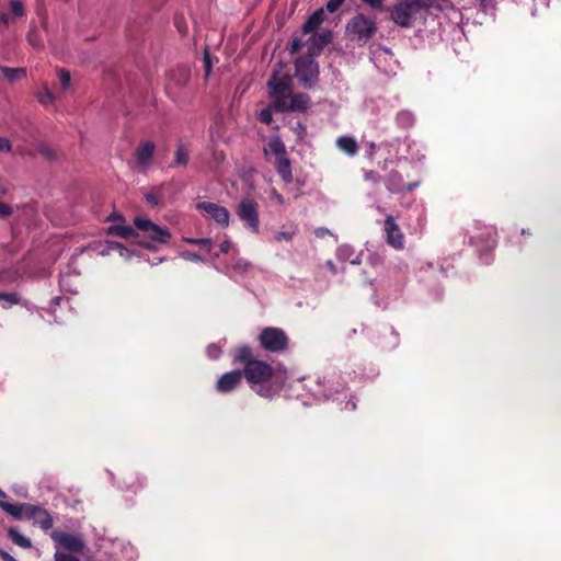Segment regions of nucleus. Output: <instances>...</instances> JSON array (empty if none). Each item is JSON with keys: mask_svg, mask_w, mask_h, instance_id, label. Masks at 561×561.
Masks as SVG:
<instances>
[{"mask_svg": "<svg viewBox=\"0 0 561 561\" xmlns=\"http://www.w3.org/2000/svg\"><path fill=\"white\" fill-rule=\"evenodd\" d=\"M412 2L415 5L419 13H421L422 11H428V10H437V11L443 10L440 0H412Z\"/></svg>", "mask_w": 561, "mask_h": 561, "instance_id": "nucleus-26", "label": "nucleus"}, {"mask_svg": "<svg viewBox=\"0 0 561 561\" xmlns=\"http://www.w3.org/2000/svg\"><path fill=\"white\" fill-rule=\"evenodd\" d=\"M85 545L79 536L72 535V553H83Z\"/></svg>", "mask_w": 561, "mask_h": 561, "instance_id": "nucleus-34", "label": "nucleus"}, {"mask_svg": "<svg viewBox=\"0 0 561 561\" xmlns=\"http://www.w3.org/2000/svg\"><path fill=\"white\" fill-rule=\"evenodd\" d=\"M54 561H70V553L64 551H55Z\"/></svg>", "mask_w": 561, "mask_h": 561, "instance_id": "nucleus-45", "label": "nucleus"}, {"mask_svg": "<svg viewBox=\"0 0 561 561\" xmlns=\"http://www.w3.org/2000/svg\"><path fill=\"white\" fill-rule=\"evenodd\" d=\"M7 193V190L2 186H0V194H5Z\"/></svg>", "mask_w": 561, "mask_h": 561, "instance_id": "nucleus-60", "label": "nucleus"}, {"mask_svg": "<svg viewBox=\"0 0 561 561\" xmlns=\"http://www.w3.org/2000/svg\"><path fill=\"white\" fill-rule=\"evenodd\" d=\"M396 121L399 126L409 128L414 124V115L410 111H400L397 114Z\"/></svg>", "mask_w": 561, "mask_h": 561, "instance_id": "nucleus-29", "label": "nucleus"}, {"mask_svg": "<svg viewBox=\"0 0 561 561\" xmlns=\"http://www.w3.org/2000/svg\"><path fill=\"white\" fill-rule=\"evenodd\" d=\"M345 0H329L327 2V10L329 12H335L343 3H344Z\"/></svg>", "mask_w": 561, "mask_h": 561, "instance_id": "nucleus-42", "label": "nucleus"}, {"mask_svg": "<svg viewBox=\"0 0 561 561\" xmlns=\"http://www.w3.org/2000/svg\"><path fill=\"white\" fill-rule=\"evenodd\" d=\"M243 371L240 369L228 371L219 377L216 382V390L221 393H228L234 390L242 380Z\"/></svg>", "mask_w": 561, "mask_h": 561, "instance_id": "nucleus-14", "label": "nucleus"}, {"mask_svg": "<svg viewBox=\"0 0 561 561\" xmlns=\"http://www.w3.org/2000/svg\"><path fill=\"white\" fill-rule=\"evenodd\" d=\"M336 147L350 157H354L358 152V145L354 137L341 136L336 139Z\"/></svg>", "mask_w": 561, "mask_h": 561, "instance_id": "nucleus-17", "label": "nucleus"}, {"mask_svg": "<svg viewBox=\"0 0 561 561\" xmlns=\"http://www.w3.org/2000/svg\"><path fill=\"white\" fill-rule=\"evenodd\" d=\"M184 241L191 244L203 247L208 251L213 248V240L209 238H184Z\"/></svg>", "mask_w": 561, "mask_h": 561, "instance_id": "nucleus-32", "label": "nucleus"}, {"mask_svg": "<svg viewBox=\"0 0 561 561\" xmlns=\"http://www.w3.org/2000/svg\"><path fill=\"white\" fill-rule=\"evenodd\" d=\"M28 42H30L32 45H34V46L36 45V42H33V37H32V35H30V36H28Z\"/></svg>", "mask_w": 561, "mask_h": 561, "instance_id": "nucleus-59", "label": "nucleus"}, {"mask_svg": "<svg viewBox=\"0 0 561 561\" xmlns=\"http://www.w3.org/2000/svg\"><path fill=\"white\" fill-rule=\"evenodd\" d=\"M416 185H417L416 183L408 184L407 190L412 191Z\"/></svg>", "mask_w": 561, "mask_h": 561, "instance_id": "nucleus-57", "label": "nucleus"}, {"mask_svg": "<svg viewBox=\"0 0 561 561\" xmlns=\"http://www.w3.org/2000/svg\"><path fill=\"white\" fill-rule=\"evenodd\" d=\"M233 363L243 365V375L251 386H260L255 392L263 398H272L280 386L266 385L275 376V369L264 360L256 359L249 345H242L234 351Z\"/></svg>", "mask_w": 561, "mask_h": 561, "instance_id": "nucleus-1", "label": "nucleus"}, {"mask_svg": "<svg viewBox=\"0 0 561 561\" xmlns=\"http://www.w3.org/2000/svg\"><path fill=\"white\" fill-rule=\"evenodd\" d=\"M295 76L306 89L313 88L319 79V66L311 56L300 57L295 61Z\"/></svg>", "mask_w": 561, "mask_h": 561, "instance_id": "nucleus-8", "label": "nucleus"}, {"mask_svg": "<svg viewBox=\"0 0 561 561\" xmlns=\"http://www.w3.org/2000/svg\"><path fill=\"white\" fill-rule=\"evenodd\" d=\"M330 233H331V232H330V230H329V229H327V228H323V227L317 228V229L314 230V234H316V237H318V238H324L325 236H328V234H330Z\"/></svg>", "mask_w": 561, "mask_h": 561, "instance_id": "nucleus-48", "label": "nucleus"}, {"mask_svg": "<svg viewBox=\"0 0 561 561\" xmlns=\"http://www.w3.org/2000/svg\"><path fill=\"white\" fill-rule=\"evenodd\" d=\"M257 118L261 123L263 124H271L272 121H273V113H272V110L271 108H263L259 115H257Z\"/></svg>", "mask_w": 561, "mask_h": 561, "instance_id": "nucleus-35", "label": "nucleus"}, {"mask_svg": "<svg viewBox=\"0 0 561 561\" xmlns=\"http://www.w3.org/2000/svg\"><path fill=\"white\" fill-rule=\"evenodd\" d=\"M60 299H61L60 297H56V298L54 299V301H56V302L58 304V302L60 301Z\"/></svg>", "mask_w": 561, "mask_h": 561, "instance_id": "nucleus-62", "label": "nucleus"}, {"mask_svg": "<svg viewBox=\"0 0 561 561\" xmlns=\"http://www.w3.org/2000/svg\"><path fill=\"white\" fill-rule=\"evenodd\" d=\"M206 352L208 357L211 359H217L221 355V348L217 344L208 345Z\"/></svg>", "mask_w": 561, "mask_h": 561, "instance_id": "nucleus-38", "label": "nucleus"}, {"mask_svg": "<svg viewBox=\"0 0 561 561\" xmlns=\"http://www.w3.org/2000/svg\"><path fill=\"white\" fill-rule=\"evenodd\" d=\"M0 496H4V492L0 489Z\"/></svg>", "mask_w": 561, "mask_h": 561, "instance_id": "nucleus-63", "label": "nucleus"}, {"mask_svg": "<svg viewBox=\"0 0 561 561\" xmlns=\"http://www.w3.org/2000/svg\"><path fill=\"white\" fill-rule=\"evenodd\" d=\"M0 507L15 519L27 518L34 520L44 530H48L53 526V518L49 513L38 505L28 503L13 504L0 501Z\"/></svg>", "mask_w": 561, "mask_h": 561, "instance_id": "nucleus-2", "label": "nucleus"}, {"mask_svg": "<svg viewBox=\"0 0 561 561\" xmlns=\"http://www.w3.org/2000/svg\"><path fill=\"white\" fill-rule=\"evenodd\" d=\"M288 45L290 54H296L301 49L304 43L299 37H293Z\"/></svg>", "mask_w": 561, "mask_h": 561, "instance_id": "nucleus-39", "label": "nucleus"}, {"mask_svg": "<svg viewBox=\"0 0 561 561\" xmlns=\"http://www.w3.org/2000/svg\"><path fill=\"white\" fill-rule=\"evenodd\" d=\"M112 220L124 221V217L119 213H112L110 216H107L106 221H112Z\"/></svg>", "mask_w": 561, "mask_h": 561, "instance_id": "nucleus-51", "label": "nucleus"}, {"mask_svg": "<svg viewBox=\"0 0 561 561\" xmlns=\"http://www.w3.org/2000/svg\"><path fill=\"white\" fill-rule=\"evenodd\" d=\"M294 234H295V231H291V232L278 231L275 233L274 239L278 242L282 240L290 241L293 239Z\"/></svg>", "mask_w": 561, "mask_h": 561, "instance_id": "nucleus-41", "label": "nucleus"}, {"mask_svg": "<svg viewBox=\"0 0 561 561\" xmlns=\"http://www.w3.org/2000/svg\"><path fill=\"white\" fill-rule=\"evenodd\" d=\"M110 248H111V250L118 251L121 256H126V257L129 256V251L125 247H123V244H121L118 242H111Z\"/></svg>", "mask_w": 561, "mask_h": 561, "instance_id": "nucleus-40", "label": "nucleus"}, {"mask_svg": "<svg viewBox=\"0 0 561 561\" xmlns=\"http://www.w3.org/2000/svg\"><path fill=\"white\" fill-rule=\"evenodd\" d=\"M386 186L391 193H400L405 188L402 175L396 170L390 171L387 175Z\"/></svg>", "mask_w": 561, "mask_h": 561, "instance_id": "nucleus-18", "label": "nucleus"}, {"mask_svg": "<svg viewBox=\"0 0 561 561\" xmlns=\"http://www.w3.org/2000/svg\"><path fill=\"white\" fill-rule=\"evenodd\" d=\"M205 76L208 77L211 72V64L209 54L206 51L204 56Z\"/></svg>", "mask_w": 561, "mask_h": 561, "instance_id": "nucleus-46", "label": "nucleus"}, {"mask_svg": "<svg viewBox=\"0 0 561 561\" xmlns=\"http://www.w3.org/2000/svg\"><path fill=\"white\" fill-rule=\"evenodd\" d=\"M240 220L253 232H259V204L252 198H243L236 210Z\"/></svg>", "mask_w": 561, "mask_h": 561, "instance_id": "nucleus-10", "label": "nucleus"}, {"mask_svg": "<svg viewBox=\"0 0 561 561\" xmlns=\"http://www.w3.org/2000/svg\"><path fill=\"white\" fill-rule=\"evenodd\" d=\"M0 558L3 561H16L10 553L4 551L3 549H0Z\"/></svg>", "mask_w": 561, "mask_h": 561, "instance_id": "nucleus-52", "label": "nucleus"}, {"mask_svg": "<svg viewBox=\"0 0 561 561\" xmlns=\"http://www.w3.org/2000/svg\"><path fill=\"white\" fill-rule=\"evenodd\" d=\"M267 88L273 107L278 112L291 93V78L288 75H279L274 71L267 80Z\"/></svg>", "mask_w": 561, "mask_h": 561, "instance_id": "nucleus-6", "label": "nucleus"}, {"mask_svg": "<svg viewBox=\"0 0 561 561\" xmlns=\"http://www.w3.org/2000/svg\"><path fill=\"white\" fill-rule=\"evenodd\" d=\"M58 76L62 88L68 89L70 87V72L65 68H60L58 69Z\"/></svg>", "mask_w": 561, "mask_h": 561, "instance_id": "nucleus-36", "label": "nucleus"}, {"mask_svg": "<svg viewBox=\"0 0 561 561\" xmlns=\"http://www.w3.org/2000/svg\"><path fill=\"white\" fill-rule=\"evenodd\" d=\"M419 14L412 0H401L392 7L390 19L396 25L409 28L413 25Z\"/></svg>", "mask_w": 561, "mask_h": 561, "instance_id": "nucleus-9", "label": "nucleus"}, {"mask_svg": "<svg viewBox=\"0 0 561 561\" xmlns=\"http://www.w3.org/2000/svg\"><path fill=\"white\" fill-rule=\"evenodd\" d=\"M11 150V144L7 138H0V151L9 152Z\"/></svg>", "mask_w": 561, "mask_h": 561, "instance_id": "nucleus-47", "label": "nucleus"}, {"mask_svg": "<svg viewBox=\"0 0 561 561\" xmlns=\"http://www.w3.org/2000/svg\"><path fill=\"white\" fill-rule=\"evenodd\" d=\"M156 146L152 141H142L135 150V158L140 167L147 165L154 152Z\"/></svg>", "mask_w": 561, "mask_h": 561, "instance_id": "nucleus-16", "label": "nucleus"}, {"mask_svg": "<svg viewBox=\"0 0 561 561\" xmlns=\"http://www.w3.org/2000/svg\"><path fill=\"white\" fill-rule=\"evenodd\" d=\"M346 382L342 379L340 374L332 371L317 377L313 380V386L310 387L312 394L319 400H328L344 391Z\"/></svg>", "mask_w": 561, "mask_h": 561, "instance_id": "nucleus-3", "label": "nucleus"}, {"mask_svg": "<svg viewBox=\"0 0 561 561\" xmlns=\"http://www.w3.org/2000/svg\"><path fill=\"white\" fill-rule=\"evenodd\" d=\"M325 266L328 267V270L332 273V274H336L337 273V268L335 266V264L333 263V261L329 260L325 262Z\"/></svg>", "mask_w": 561, "mask_h": 561, "instance_id": "nucleus-55", "label": "nucleus"}, {"mask_svg": "<svg viewBox=\"0 0 561 561\" xmlns=\"http://www.w3.org/2000/svg\"><path fill=\"white\" fill-rule=\"evenodd\" d=\"M55 542L56 551L70 553V534L66 531L54 530L50 535Z\"/></svg>", "mask_w": 561, "mask_h": 561, "instance_id": "nucleus-20", "label": "nucleus"}, {"mask_svg": "<svg viewBox=\"0 0 561 561\" xmlns=\"http://www.w3.org/2000/svg\"><path fill=\"white\" fill-rule=\"evenodd\" d=\"M383 231L386 242L390 247L396 250H402L404 248V236L392 215L386 216Z\"/></svg>", "mask_w": 561, "mask_h": 561, "instance_id": "nucleus-11", "label": "nucleus"}, {"mask_svg": "<svg viewBox=\"0 0 561 561\" xmlns=\"http://www.w3.org/2000/svg\"><path fill=\"white\" fill-rule=\"evenodd\" d=\"M9 538L19 547L30 549L32 547L31 539L22 535L16 528L8 529Z\"/></svg>", "mask_w": 561, "mask_h": 561, "instance_id": "nucleus-25", "label": "nucleus"}, {"mask_svg": "<svg viewBox=\"0 0 561 561\" xmlns=\"http://www.w3.org/2000/svg\"><path fill=\"white\" fill-rule=\"evenodd\" d=\"M0 300H4L9 302L10 305H18L20 304V296L16 293H3L0 291Z\"/></svg>", "mask_w": 561, "mask_h": 561, "instance_id": "nucleus-33", "label": "nucleus"}, {"mask_svg": "<svg viewBox=\"0 0 561 561\" xmlns=\"http://www.w3.org/2000/svg\"><path fill=\"white\" fill-rule=\"evenodd\" d=\"M12 18H22L25 14L24 4L19 0H9Z\"/></svg>", "mask_w": 561, "mask_h": 561, "instance_id": "nucleus-31", "label": "nucleus"}, {"mask_svg": "<svg viewBox=\"0 0 561 561\" xmlns=\"http://www.w3.org/2000/svg\"><path fill=\"white\" fill-rule=\"evenodd\" d=\"M274 195L276 196V201L282 202V196H280L279 194H277L276 192H274Z\"/></svg>", "mask_w": 561, "mask_h": 561, "instance_id": "nucleus-58", "label": "nucleus"}, {"mask_svg": "<svg viewBox=\"0 0 561 561\" xmlns=\"http://www.w3.org/2000/svg\"><path fill=\"white\" fill-rule=\"evenodd\" d=\"M134 228L136 229L138 237L142 236L153 242L168 243L171 239L169 228L161 227L147 217H136L134 219Z\"/></svg>", "mask_w": 561, "mask_h": 561, "instance_id": "nucleus-7", "label": "nucleus"}, {"mask_svg": "<svg viewBox=\"0 0 561 561\" xmlns=\"http://www.w3.org/2000/svg\"><path fill=\"white\" fill-rule=\"evenodd\" d=\"M311 104V99L307 93H290L289 98L286 99L285 104L278 112H306Z\"/></svg>", "mask_w": 561, "mask_h": 561, "instance_id": "nucleus-13", "label": "nucleus"}, {"mask_svg": "<svg viewBox=\"0 0 561 561\" xmlns=\"http://www.w3.org/2000/svg\"><path fill=\"white\" fill-rule=\"evenodd\" d=\"M107 232L113 236H117L124 239H136L138 233L131 226L125 225H112L107 228Z\"/></svg>", "mask_w": 561, "mask_h": 561, "instance_id": "nucleus-21", "label": "nucleus"}, {"mask_svg": "<svg viewBox=\"0 0 561 561\" xmlns=\"http://www.w3.org/2000/svg\"><path fill=\"white\" fill-rule=\"evenodd\" d=\"M72 561H79V559L72 556Z\"/></svg>", "mask_w": 561, "mask_h": 561, "instance_id": "nucleus-64", "label": "nucleus"}, {"mask_svg": "<svg viewBox=\"0 0 561 561\" xmlns=\"http://www.w3.org/2000/svg\"><path fill=\"white\" fill-rule=\"evenodd\" d=\"M360 1L374 10H380V9H382V5H383V0H360Z\"/></svg>", "mask_w": 561, "mask_h": 561, "instance_id": "nucleus-44", "label": "nucleus"}, {"mask_svg": "<svg viewBox=\"0 0 561 561\" xmlns=\"http://www.w3.org/2000/svg\"><path fill=\"white\" fill-rule=\"evenodd\" d=\"M257 341L260 346L268 353H284L289 348V337L287 333L276 327L264 328L259 336Z\"/></svg>", "mask_w": 561, "mask_h": 561, "instance_id": "nucleus-5", "label": "nucleus"}, {"mask_svg": "<svg viewBox=\"0 0 561 561\" xmlns=\"http://www.w3.org/2000/svg\"><path fill=\"white\" fill-rule=\"evenodd\" d=\"M264 152L265 154H267V152H272L277 157V159L287 156L286 147L279 137L272 138L268 141L267 147L264 148Z\"/></svg>", "mask_w": 561, "mask_h": 561, "instance_id": "nucleus-23", "label": "nucleus"}, {"mask_svg": "<svg viewBox=\"0 0 561 561\" xmlns=\"http://www.w3.org/2000/svg\"><path fill=\"white\" fill-rule=\"evenodd\" d=\"M369 149H370L369 153H370V154H374L375 149H376V145H375L374 142H371V144L369 145Z\"/></svg>", "mask_w": 561, "mask_h": 561, "instance_id": "nucleus-56", "label": "nucleus"}, {"mask_svg": "<svg viewBox=\"0 0 561 561\" xmlns=\"http://www.w3.org/2000/svg\"><path fill=\"white\" fill-rule=\"evenodd\" d=\"M184 257L193 262H199L203 260L202 256L197 253H187Z\"/></svg>", "mask_w": 561, "mask_h": 561, "instance_id": "nucleus-53", "label": "nucleus"}, {"mask_svg": "<svg viewBox=\"0 0 561 561\" xmlns=\"http://www.w3.org/2000/svg\"><path fill=\"white\" fill-rule=\"evenodd\" d=\"M142 484L144 482L138 476H136L133 472H128L125 474L123 479L122 488H124L127 491L137 492L139 489L142 488Z\"/></svg>", "mask_w": 561, "mask_h": 561, "instance_id": "nucleus-24", "label": "nucleus"}, {"mask_svg": "<svg viewBox=\"0 0 561 561\" xmlns=\"http://www.w3.org/2000/svg\"><path fill=\"white\" fill-rule=\"evenodd\" d=\"M188 151L183 145H179L176 147L175 153H174V160L171 164L172 168L175 167H186L188 163Z\"/></svg>", "mask_w": 561, "mask_h": 561, "instance_id": "nucleus-27", "label": "nucleus"}, {"mask_svg": "<svg viewBox=\"0 0 561 561\" xmlns=\"http://www.w3.org/2000/svg\"><path fill=\"white\" fill-rule=\"evenodd\" d=\"M323 22V10L314 11L302 24L301 30L305 34L314 32Z\"/></svg>", "mask_w": 561, "mask_h": 561, "instance_id": "nucleus-22", "label": "nucleus"}, {"mask_svg": "<svg viewBox=\"0 0 561 561\" xmlns=\"http://www.w3.org/2000/svg\"><path fill=\"white\" fill-rule=\"evenodd\" d=\"M37 100L42 105L47 106L55 103L56 96L47 87H45L43 92L37 93Z\"/></svg>", "mask_w": 561, "mask_h": 561, "instance_id": "nucleus-30", "label": "nucleus"}, {"mask_svg": "<svg viewBox=\"0 0 561 561\" xmlns=\"http://www.w3.org/2000/svg\"><path fill=\"white\" fill-rule=\"evenodd\" d=\"M144 245H145L147 249H152L151 243H145Z\"/></svg>", "mask_w": 561, "mask_h": 561, "instance_id": "nucleus-61", "label": "nucleus"}, {"mask_svg": "<svg viewBox=\"0 0 561 561\" xmlns=\"http://www.w3.org/2000/svg\"><path fill=\"white\" fill-rule=\"evenodd\" d=\"M219 248L221 253H228L231 248V243L230 241L225 240L220 243Z\"/></svg>", "mask_w": 561, "mask_h": 561, "instance_id": "nucleus-50", "label": "nucleus"}, {"mask_svg": "<svg viewBox=\"0 0 561 561\" xmlns=\"http://www.w3.org/2000/svg\"><path fill=\"white\" fill-rule=\"evenodd\" d=\"M364 179L373 184H378L381 181V176L378 172L369 170L364 172Z\"/></svg>", "mask_w": 561, "mask_h": 561, "instance_id": "nucleus-37", "label": "nucleus"}, {"mask_svg": "<svg viewBox=\"0 0 561 561\" xmlns=\"http://www.w3.org/2000/svg\"><path fill=\"white\" fill-rule=\"evenodd\" d=\"M196 208L209 215L221 227H228L230 222L229 210L218 204L211 202H199Z\"/></svg>", "mask_w": 561, "mask_h": 561, "instance_id": "nucleus-12", "label": "nucleus"}, {"mask_svg": "<svg viewBox=\"0 0 561 561\" xmlns=\"http://www.w3.org/2000/svg\"><path fill=\"white\" fill-rule=\"evenodd\" d=\"M275 168L278 175L285 183L289 184L293 182L291 164L287 156L276 159Z\"/></svg>", "mask_w": 561, "mask_h": 561, "instance_id": "nucleus-19", "label": "nucleus"}, {"mask_svg": "<svg viewBox=\"0 0 561 561\" xmlns=\"http://www.w3.org/2000/svg\"><path fill=\"white\" fill-rule=\"evenodd\" d=\"M12 19V15H9L8 13H0V23L5 26L9 25Z\"/></svg>", "mask_w": 561, "mask_h": 561, "instance_id": "nucleus-49", "label": "nucleus"}, {"mask_svg": "<svg viewBox=\"0 0 561 561\" xmlns=\"http://www.w3.org/2000/svg\"><path fill=\"white\" fill-rule=\"evenodd\" d=\"M0 70L5 79L9 81H15L26 76V70L24 68H9V67H0Z\"/></svg>", "mask_w": 561, "mask_h": 561, "instance_id": "nucleus-28", "label": "nucleus"}, {"mask_svg": "<svg viewBox=\"0 0 561 561\" xmlns=\"http://www.w3.org/2000/svg\"><path fill=\"white\" fill-rule=\"evenodd\" d=\"M13 214V209L11 206L4 204L3 202H0V217L5 218Z\"/></svg>", "mask_w": 561, "mask_h": 561, "instance_id": "nucleus-43", "label": "nucleus"}, {"mask_svg": "<svg viewBox=\"0 0 561 561\" xmlns=\"http://www.w3.org/2000/svg\"><path fill=\"white\" fill-rule=\"evenodd\" d=\"M332 33L330 31L312 34L308 42V54L310 56L319 55L322 49L331 42Z\"/></svg>", "mask_w": 561, "mask_h": 561, "instance_id": "nucleus-15", "label": "nucleus"}, {"mask_svg": "<svg viewBox=\"0 0 561 561\" xmlns=\"http://www.w3.org/2000/svg\"><path fill=\"white\" fill-rule=\"evenodd\" d=\"M346 35L351 41L367 43L377 32V23L374 19L357 14L346 24Z\"/></svg>", "mask_w": 561, "mask_h": 561, "instance_id": "nucleus-4", "label": "nucleus"}, {"mask_svg": "<svg viewBox=\"0 0 561 561\" xmlns=\"http://www.w3.org/2000/svg\"><path fill=\"white\" fill-rule=\"evenodd\" d=\"M146 201H147L149 204H151L152 206H156V205H158V203H159L158 197H157L156 195H153V194H148V195L146 196Z\"/></svg>", "mask_w": 561, "mask_h": 561, "instance_id": "nucleus-54", "label": "nucleus"}]
</instances>
